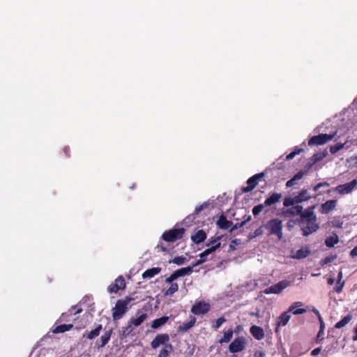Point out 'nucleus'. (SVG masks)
I'll list each match as a JSON object with an SVG mask.
<instances>
[{"label":"nucleus","instance_id":"obj_1","mask_svg":"<svg viewBox=\"0 0 357 357\" xmlns=\"http://www.w3.org/2000/svg\"><path fill=\"white\" fill-rule=\"evenodd\" d=\"M315 207V205L309 206L301 213L299 222L304 236H309L319 229V225L317 223V216L314 212Z\"/></svg>","mask_w":357,"mask_h":357},{"label":"nucleus","instance_id":"obj_59","mask_svg":"<svg viewBox=\"0 0 357 357\" xmlns=\"http://www.w3.org/2000/svg\"><path fill=\"white\" fill-rule=\"evenodd\" d=\"M219 238H218L217 239H215V240H213V241H211L208 243H207V246H210L211 247L212 245H215L216 243H218L219 241Z\"/></svg>","mask_w":357,"mask_h":357},{"label":"nucleus","instance_id":"obj_29","mask_svg":"<svg viewBox=\"0 0 357 357\" xmlns=\"http://www.w3.org/2000/svg\"><path fill=\"white\" fill-rule=\"evenodd\" d=\"M233 337V330L228 329L227 331H223V336L218 340L220 344L228 343L230 342Z\"/></svg>","mask_w":357,"mask_h":357},{"label":"nucleus","instance_id":"obj_20","mask_svg":"<svg viewBox=\"0 0 357 357\" xmlns=\"http://www.w3.org/2000/svg\"><path fill=\"white\" fill-rule=\"evenodd\" d=\"M196 322V318L194 317H190V320L183 323V324L180 325L178 327V332L179 333H185L187 332L189 329L193 327Z\"/></svg>","mask_w":357,"mask_h":357},{"label":"nucleus","instance_id":"obj_38","mask_svg":"<svg viewBox=\"0 0 357 357\" xmlns=\"http://www.w3.org/2000/svg\"><path fill=\"white\" fill-rule=\"evenodd\" d=\"M225 321L226 319L220 317L212 323L211 327L214 331H217Z\"/></svg>","mask_w":357,"mask_h":357},{"label":"nucleus","instance_id":"obj_32","mask_svg":"<svg viewBox=\"0 0 357 357\" xmlns=\"http://www.w3.org/2000/svg\"><path fill=\"white\" fill-rule=\"evenodd\" d=\"M173 347L171 344H165L162 349L160 351L158 357H167L169 354L172 351Z\"/></svg>","mask_w":357,"mask_h":357},{"label":"nucleus","instance_id":"obj_62","mask_svg":"<svg viewBox=\"0 0 357 357\" xmlns=\"http://www.w3.org/2000/svg\"><path fill=\"white\" fill-rule=\"evenodd\" d=\"M342 279V273L340 271L339 273H338V275H337V284H340Z\"/></svg>","mask_w":357,"mask_h":357},{"label":"nucleus","instance_id":"obj_41","mask_svg":"<svg viewBox=\"0 0 357 357\" xmlns=\"http://www.w3.org/2000/svg\"><path fill=\"white\" fill-rule=\"evenodd\" d=\"M220 242H218V243H216L215 245H212L211 247H210L209 248H207L203 252V254L205 255V256H208V255L211 254L212 252H215L218 248H219L220 247Z\"/></svg>","mask_w":357,"mask_h":357},{"label":"nucleus","instance_id":"obj_56","mask_svg":"<svg viewBox=\"0 0 357 357\" xmlns=\"http://www.w3.org/2000/svg\"><path fill=\"white\" fill-rule=\"evenodd\" d=\"M63 153L66 157H70V148L68 146H65L63 149Z\"/></svg>","mask_w":357,"mask_h":357},{"label":"nucleus","instance_id":"obj_13","mask_svg":"<svg viewBox=\"0 0 357 357\" xmlns=\"http://www.w3.org/2000/svg\"><path fill=\"white\" fill-rule=\"evenodd\" d=\"M169 342V336L167 333L157 335L153 341L151 342V346L153 349H157L161 345L165 346Z\"/></svg>","mask_w":357,"mask_h":357},{"label":"nucleus","instance_id":"obj_50","mask_svg":"<svg viewBox=\"0 0 357 357\" xmlns=\"http://www.w3.org/2000/svg\"><path fill=\"white\" fill-rule=\"evenodd\" d=\"M207 260V259H198L195 263H194L192 266H189L190 267H192V270L193 271V268L199 266V265H201L203 263H204Z\"/></svg>","mask_w":357,"mask_h":357},{"label":"nucleus","instance_id":"obj_58","mask_svg":"<svg viewBox=\"0 0 357 357\" xmlns=\"http://www.w3.org/2000/svg\"><path fill=\"white\" fill-rule=\"evenodd\" d=\"M295 156H296V153H294V151H292L287 155L286 159L287 160H290L293 159Z\"/></svg>","mask_w":357,"mask_h":357},{"label":"nucleus","instance_id":"obj_28","mask_svg":"<svg viewBox=\"0 0 357 357\" xmlns=\"http://www.w3.org/2000/svg\"><path fill=\"white\" fill-rule=\"evenodd\" d=\"M169 320V317L167 316H163L160 318L155 319L152 321L151 328L153 329H157L160 326L165 324Z\"/></svg>","mask_w":357,"mask_h":357},{"label":"nucleus","instance_id":"obj_23","mask_svg":"<svg viewBox=\"0 0 357 357\" xmlns=\"http://www.w3.org/2000/svg\"><path fill=\"white\" fill-rule=\"evenodd\" d=\"M160 271H161V268H160V267H153L151 268H149L143 273L142 278L144 279L152 278L155 275L159 274L160 273Z\"/></svg>","mask_w":357,"mask_h":357},{"label":"nucleus","instance_id":"obj_44","mask_svg":"<svg viewBox=\"0 0 357 357\" xmlns=\"http://www.w3.org/2000/svg\"><path fill=\"white\" fill-rule=\"evenodd\" d=\"M83 311L81 307L78 305H73L68 310V313L70 315H75L77 314H79Z\"/></svg>","mask_w":357,"mask_h":357},{"label":"nucleus","instance_id":"obj_2","mask_svg":"<svg viewBox=\"0 0 357 357\" xmlns=\"http://www.w3.org/2000/svg\"><path fill=\"white\" fill-rule=\"evenodd\" d=\"M134 298L130 296H126L123 299H119L115 306L112 310V318L114 321L121 319L127 312L129 303Z\"/></svg>","mask_w":357,"mask_h":357},{"label":"nucleus","instance_id":"obj_15","mask_svg":"<svg viewBox=\"0 0 357 357\" xmlns=\"http://www.w3.org/2000/svg\"><path fill=\"white\" fill-rule=\"evenodd\" d=\"M113 330L110 328L108 331H106L103 335H101L99 340L96 342V347L98 349L103 348L109 341L111 336L112 335Z\"/></svg>","mask_w":357,"mask_h":357},{"label":"nucleus","instance_id":"obj_34","mask_svg":"<svg viewBox=\"0 0 357 357\" xmlns=\"http://www.w3.org/2000/svg\"><path fill=\"white\" fill-rule=\"evenodd\" d=\"M339 241L338 236L336 234L327 237L325 240V245L328 248L333 247Z\"/></svg>","mask_w":357,"mask_h":357},{"label":"nucleus","instance_id":"obj_39","mask_svg":"<svg viewBox=\"0 0 357 357\" xmlns=\"http://www.w3.org/2000/svg\"><path fill=\"white\" fill-rule=\"evenodd\" d=\"M347 142L344 143H337L335 145L330 146V152L332 154H335L337 152H338L340 150L344 148V145L346 144Z\"/></svg>","mask_w":357,"mask_h":357},{"label":"nucleus","instance_id":"obj_40","mask_svg":"<svg viewBox=\"0 0 357 357\" xmlns=\"http://www.w3.org/2000/svg\"><path fill=\"white\" fill-rule=\"evenodd\" d=\"M324 329H325V324L321 323L320 324V328L317 333V337H316V342L319 343L321 341L324 340Z\"/></svg>","mask_w":357,"mask_h":357},{"label":"nucleus","instance_id":"obj_14","mask_svg":"<svg viewBox=\"0 0 357 357\" xmlns=\"http://www.w3.org/2000/svg\"><path fill=\"white\" fill-rule=\"evenodd\" d=\"M210 310L208 303L204 301H199L192 305L191 312L196 315H201L207 313Z\"/></svg>","mask_w":357,"mask_h":357},{"label":"nucleus","instance_id":"obj_49","mask_svg":"<svg viewBox=\"0 0 357 357\" xmlns=\"http://www.w3.org/2000/svg\"><path fill=\"white\" fill-rule=\"evenodd\" d=\"M312 312L317 316L319 324L324 323V319L318 310H317L316 308H313Z\"/></svg>","mask_w":357,"mask_h":357},{"label":"nucleus","instance_id":"obj_47","mask_svg":"<svg viewBox=\"0 0 357 357\" xmlns=\"http://www.w3.org/2000/svg\"><path fill=\"white\" fill-rule=\"evenodd\" d=\"M329 185H330V184L328 182H326V181L321 182V183H319L317 185H314L313 188V190L314 192H317L321 187H328Z\"/></svg>","mask_w":357,"mask_h":357},{"label":"nucleus","instance_id":"obj_64","mask_svg":"<svg viewBox=\"0 0 357 357\" xmlns=\"http://www.w3.org/2000/svg\"><path fill=\"white\" fill-rule=\"evenodd\" d=\"M302 151H303V149H298V147H296L294 150V153H296V155H298Z\"/></svg>","mask_w":357,"mask_h":357},{"label":"nucleus","instance_id":"obj_45","mask_svg":"<svg viewBox=\"0 0 357 357\" xmlns=\"http://www.w3.org/2000/svg\"><path fill=\"white\" fill-rule=\"evenodd\" d=\"M295 200H296L295 197H286L284 199L283 205L285 207L293 206L294 204H296V202H295Z\"/></svg>","mask_w":357,"mask_h":357},{"label":"nucleus","instance_id":"obj_46","mask_svg":"<svg viewBox=\"0 0 357 357\" xmlns=\"http://www.w3.org/2000/svg\"><path fill=\"white\" fill-rule=\"evenodd\" d=\"M264 206H266L264 205V204H258L255 206L253 207L252 208V213L255 216L257 215L258 214H259V213H261L262 211V210L264 209Z\"/></svg>","mask_w":357,"mask_h":357},{"label":"nucleus","instance_id":"obj_35","mask_svg":"<svg viewBox=\"0 0 357 357\" xmlns=\"http://www.w3.org/2000/svg\"><path fill=\"white\" fill-rule=\"evenodd\" d=\"M170 284L169 287L165 291V296H172L174 293L178 291V285L176 282H172V283H169Z\"/></svg>","mask_w":357,"mask_h":357},{"label":"nucleus","instance_id":"obj_11","mask_svg":"<svg viewBox=\"0 0 357 357\" xmlns=\"http://www.w3.org/2000/svg\"><path fill=\"white\" fill-rule=\"evenodd\" d=\"M357 185V180L354 179L349 183L339 185L335 188V190L340 195H344L351 193Z\"/></svg>","mask_w":357,"mask_h":357},{"label":"nucleus","instance_id":"obj_24","mask_svg":"<svg viewBox=\"0 0 357 357\" xmlns=\"http://www.w3.org/2000/svg\"><path fill=\"white\" fill-rule=\"evenodd\" d=\"M282 198L280 193L274 192L264 201V205L269 206L278 202Z\"/></svg>","mask_w":357,"mask_h":357},{"label":"nucleus","instance_id":"obj_42","mask_svg":"<svg viewBox=\"0 0 357 357\" xmlns=\"http://www.w3.org/2000/svg\"><path fill=\"white\" fill-rule=\"evenodd\" d=\"M187 261V259L183 256L175 257L170 262H172L176 265H183Z\"/></svg>","mask_w":357,"mask_h":357},{"label":"nucleus","instance_id":"obj_18","mask_svg":"<svg viewBox=\"0 0 357 357\" xmlns=\"http://www.w3.org/2000/svg\"><path fill=\"white\" fill-rule=\"evenodd\" d=\"M102 329V324H98L96 328L91 331H86L83 334V337L90 340H93L100 335Z\"/></svg>","mask_w":357,"mask_h":357},{"label":"nucleus","instance_id":"obj_57","mask_svg":"<svg viewBox=\"0 0 357 357\" xmlns=\"http://www.w3.org/2000/svg\"><path fill=\"white\" fill-rule=\"evenodd\" d=\"M295 156H296V153H294V151H292L287 155L286 159L287 160H290L293 159Z\"/></svg>","mask_w":357,"mask_h":357},{"label":"nucleus","instance_id":"obj_48","mask_svg":"<svg viewBox=\"0 0 357 357\" xmlns=\"http://www.w3.org/2000/svg\"><path fill=\"white\" fill-rule=\"evenodd\" d=\"M306 312V310L304 308H298V309H294L291 312L295 315H298L303 314Z\"/></svg>","mask_w":357,"mask_h":357},{"label":"nucleus","instance_id":"obj_31","mask_svg":"<svg viewBox=\"0 0 357 357\" xmlns=\"http://www.w3.org/2000/svg\"><path fill=\"white\" fill-rule=\"evenodd\" d=\"M303 208L302 206L296 205V206H292L291 208L288 209L287 211V213L291 214L293 216L300 215V218H301V213H303Z\"/></svg>","mask_w":357,"mask_h":357},{"label":"nucleus","instance_id":"obj_26","mask_svg":"<svg viewBox=\"0 0 357 357\" xmlns=\"http://www.w3.org/2000/svg\"><path fill=\"white\" fill-rule=\"evenodd\" d=\"M73 328V324H61L56 326L52 329V332L54 334L63 333L71 330Z\"/></svg>","mask_w":357,"mask_h":357},{"label":"nucleus","instance_id":"obj_51","mask_svg":"<svg viewBox=\"0 0 357 357\" xmlns=\"http://www.w3.org/2000/svg\"><path fill=\"white\" fill-rule=\"evenodd\" d=\"M343 286H344V282H340V284L337 283V285L335 287V291L337 293H340L342 291V290Z\"/></svg>","mask_w":357,"mask_h":357},{"label":"nucleus","instance_id":"obj_27","mask_svg":"<svg viewBox=\"0 0 357 357\" xmlns=\"http://www.w3.org/2000/svg\"><path fill=\"white\" fill-rule=\"evenodd\" d=\"M295 197V202L296 204H299L305 201L309 200L311 197L308 195L307 190H302Z\"/></svg>","mask_w":357,"mask_h":357},{"label":"nucleus","instance_id":"obj_16","mask_svg":"<svg viewBox=\"0 0 357 357\" xmlns=\"http://www.w3.org/2000/svg\"><path fill=\"white\" fill-rule=\"evenodd\" d=\"M136 317H132L129 321L135 326H140L147 318V314L141 310H138L135 314Z\"/></svg>","mask_w":357,"mask_h":357},{"label":"nucleus","instance_id":"obj_9","mask_svg":"<svg viewBox=\"0 0 357 357\" xmlns=\"http://www.w3.org/2000/svg\"><path fill=\"white\" fill-rule=\"evenodd\" d=\"M264 176V173L261 172L250 177L247 181V186L242 188L243 192H251L258 184L259 181Z\"/></svg>","mask_w":357,"mask_h":357},{"label":"nucleus","instance_id":"obj_17","mask_svg":"<svg viewBox=\"0 0 357 357\" xmlns=\"http://www.w3.org/2000/svg\"><path fill=\"white\" fill-rule=\"evenodd\" d=\"M337 204V201L335 199L328 200L325 203L321 204L320 206L321 213L328 214L331 211L335 208Z\"/></svg>","mask_w":357,"mask_h":357},{"label":"nucleus","instance_id":"obj_10","mask_svg":"<svg viewBox=\"0 0 357 357\" xmlns=\"http://www.w3.org/2000/svg\"><path fill=\"white\" fill-rule=\"evenodd\" d=\"M289 284V282L287 280H282L277 284H275L264 290V293L266 294H280L284 289L287 287Z\"/></svg>","mask_w":357,"mask_h":357},{"label":"nucleus","instance_id":"obj_6","mask_svg":"<svg viewBox=\"0 0 357 357\" xmlns=\"http://www.w3.org/2000/svg\"><path fill=\"white\" fill-rule=\"evenodd\" d=\"M246 346V340L243 336L235 338L229 345V351L235 354L243 351Z\"/></svg>","mask_w":357,"mask_h":357},{"label":"nucleus","instance_id":"obj_25","mask_svg":"<svg viewBox=\"0 0 357 357\" xmlns=\"http://www.w3.org/2000/svg\"><path fill=\"white\" fill-rule=\"evenodd\" d=\"M305 174V172H303V171H299L298 172H297L294 176L293 178H291L290 180H289L287 183H286V187L287 188H290V187H292L294 186V185H296L297 183V181L300 179H301L303 176Z\"/></svg>","mask_w":357,"mask_h":357},{"label":"nucleus","instance_id":"obj_21","mask_svg":"<svg viewBox=\"0 0 357 357\" xmlns=\"http://www.w3.org/2000/svg\"><path fill=\"white\" fill-rule=\"evenodd\" d=\"M206 238V234L203 229L198 230L194 235H192V241L196 243L199 244L204 241Z\"/></svg>","mask_w":357,"mask_h":357},{"label":"nucleus","instance_id":"obj_22","mask_svg":"<svg viewBox=\"0 0 357 357\" xmlns=\"http://www.w3.org/2000/svg\"><path fill=\"white\" fill-rule=\"evenodd\" d=\"M232 225L233 222L227 220L224 215H220L217 221L218 227L222 229H227L231 227Z\"/></svg>","mask_w":357,"mask_h":357},{"label":"nucleus","instance_id":"obj_61","mask_svg":"<svg viewBox=\"0 0 357 357\" xmlns=\"http://www.w3.org/2000/svg\"><path fill=\"white\" fill-rule=\"evenodd\" d=\"M157 248L160 249L161 251L167 252V248L164 247L162 244L161 245H157Z\"/></svg>","mask_w":357,"mask_h":357},{"label":"nucleus","instance_id":"obj_3","mask_svg":"<svg viewBox=\"0 0 357 357\" xmlns=\"http://www.w3.org/2000/svg\"><path fill=\"white\" fill-rule=\"evenodd\" d=\"M185 232L184 228H173L165 231L162 235V238L167 242H175L181 239Z\"/></svg>","mask_w":357,"mask_h":357},{"label":"nucleus","instance_id":"obj_33","mask_svg":"<svg viewBox=\"0 0 357 357\" xmlns=\"http://www.w3.org/2000/svg\"><path fill=\"white\" fill-rule=\"evenodd\" d=\"M351 319L352 315L349 314L347 316H345L343 319H342L340 321L337 322L335 325V328L338 329L341 328L345 326Z\"/></svg>","mask_w":357,"mask_h":357},{"label":"nucleus","instance_id":"obj_12","mask_svg":"<svg viewBox=\"0 0 357 357\" xmlns=\"http://www.w3.org/2000/svg\"><path fill=\"white\" fill-rule=\"evenodd\" d=\"M126 288V281L123 276H119L113 283H112L107 288L109 293H117L119 290Z\"/></svg>","mask_w":357,"mask_h":357},{"label":"nucleus","instance_id":"obj_5","mask_svg":"<svg viewBox=\"0 0 357 357\" xmlns=\"http://www.w3.org/2000/svg\"><path fill=\"white\" fill-rule=\"evenodd\" d=\"M336 132L333 134H319L314 135L309 139L308 146H321L326 144L328 142L332 140L335 136Z\"/></svg>","mask_w":357,"mask_h":357},{"label":"nucleus","instance_id":"obj_63","mask_svg":"<svg viewBox=\"0 0 357 357\" xmlns=\"http://www.w3.org/2000/svg\"><path fill=\"white\" fill-rule=\"evenodd\" d=\"M352 340L354 341H356L357 340V324H356V326L354 328V335L353 336Z\"/></svg>","mask_w":357,"mask_h":357},{"label":"nucleus","instance_id":"obj_8","mask_svg":"<svg viewBox=\"0 0 357 357\" xmlns=\"http://www.w3.org/2000/svg\"><path fill=\"white\" fill-rule=\"evenodd\" d=\"M294 309V305H291L288 310L286 312H282L277 319L276 321V327L275 329V331L276 333H280V328L281 326H284L287 324L289 322L291 315L290 312Z\"/></svg>","mask_w":357,"mask_h":357},{"label":"nucleus","instance_id":"obj_36","mask_svg":"<svg viewBox=\"0 0 357 357\" xmlns=\"http://www.w3.org/2000/svg\"><path fill=\"white\" fill-rule=\"evenodd\" d=\"M133 325L128 321V326L123 327L121 331V335L123 338L127 337L133 331Z\"/></svg>","mask_w":357,"mask_h":357},{"label":"nucleus","instance_id":"obj_37","mask_svg":"<svg viewBox=\"0 0 357 357\" xmlns=\"http://www.w3.org/2000/svg\"><path fill=\"white\" fill-rule=\"evenodd\" d=\"M251 218V215H245L243 221H241V222H236L234 225H232L230 231L231 232L238 228L242 227L246 224V222H249Z\"/></svg>","mask_w":357,"mask_h":357},{"label":"nucleus","instance_id":"obj_19","mask_svg":"<svg viewBox=\"0 0 357 357\" xmlns=\"http://www.w3.org/2000/svg\"><path fill=\"white\" fill-rule=\"evenodd\" d=\"M251 335L257 340H261L265 337L264 329L258 326H252L250 328Z\"/></svg>","mask_w":357,"mask_h":357},{"label":"nucleus","instance_id":"obj_53","mask_svg":"<svg viewBox=\"0 0 357 357\" xmlns=\"http://www.w3.org/2000/svg\"><path fill=\"white\" fill-rule=\"evenodd\" d=\"M321 347H317L314 349H313L312 351H311V355L312 356H317L318 355L320 352H321Z\"/></svg>","mask_w":357,"mask_h":357},{"label":"nucleus","instance_id":"obj_4","mask_svg":"<svg viewBox=\"0 0 357 357\" xmlns=\"http://www.w3.org/2000/svg\"><path fill=\"white\" fill-rule=\"evenodd\" d=\"M266 229L269 231V234L276 235L279 239L282 237V220L274 218L269 220L265 225Z\"/></svg>","mask_w":357,"mask_h":357},{"label":"nucleus","instance_id":"obj_60","mask_svg":"<svg viewBox=\"0 0 357 357\" xmlns=\"http://www.w3.org/2000/svg\"><path fill=\"white\" fill-rule=\"evenodd\" d=\"M350 255H351V257H356V256H357V246L354 247V248L351 250V252H350Z\"/></svg>","mask_w":357,"mask_h":357},{"label":"nucleus","instance_id":"obj_30","mask_svg":"<svg viewBox=\"0 0 357 357\" xmlns=\"http://www.w3.org/2000/svg\"><path fill=\"white\" fill-rule=\"evenodd\" d=\"M309 255L310 251L307 248H301L296 252L293 257L295 259H301L307 257Z\"/></svg>","mask_w":357,"mask_h":357},{"label":"nucleus","instance_id":"obj_52","mask_svg":"<svg viewBox=\"0 0 357 357\" xmlns=\"http://www.w3.org/2000/svg\"><path fill=\"white\" fill-rule=\"evenodd\" d=\"M243 329V326L242 325H238L235 327V328L233 330V334L234 333H236V334H238L241 331H242Z\"/></svg>","mask_w":357,"mask_h":357},{"label":"nucleus","instance_id":"obj_54","mask_svg":"<svg viewBox=\"0 0 357 357\" xmlns=\"http://www.w3.org/2000/svg\"><path fill=\"white\" fill-rule=\"evenodd\" d=\"M204 205H200L195 208V214L198 215L203 209H204Z\"/></svg>","mask_w":357,"mask_h":357},{"label":"nucleus","instance_id":"obj_43","mask_svg":"<svg viewBox=\"0 0 357 357\" xmlns=\"http://www.w3.org/2000/svg\"><path fill=\"white\" fill-rule=\"evenodd\" d=\"M326 156V153H317L312 155L313 163H317Z\"/></svg>","mask_w":357,"mask_h":357},{"label":"nucleus","instance_id":"obj_7","mask_svg":"<svg viewBox=\"0 0 357 357\" xmlns=\"http://www.w3.org/2000/svg\"><path fill=\"white\" fill-rule=\"evenodd\" d=\"M192 273V267L188 266L181 268L174 271L168 278H166V283H172L180 277L188 275Z\"/></svg>","mask_w":357,"mask_h":357},{"label":"nucleus","instance_id":"obj_55","mask_svg":"<svg viewBox=\"0 0 357 357\" xmlns=\"http://www.w3.org/2000/svg\"><path fill=\"white\" fill-rule=\"evenodd\" d=\"M70 316L68 312H65V313H62L61 317H60V320L61 321H66L67 320V318Z\"/></svg>","mask_w":357,"mask_h":357}]
</instances>
